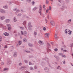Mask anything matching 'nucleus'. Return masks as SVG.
<instances>
[{
  "label": "nucleus",
  "instance_id": "obj_22",
  "mask_svg": "<svg viewBox=\"0 0 73 73\" xmlns=\"http://www.w3.org/2000/svg\"><path fill=\"white\" fill-rule=\"evenodd\" d=\"M8 29L9 31H11V29H12L11 27H9L7 28Z\"/></svg>",
  "mask_w": 73,
  "mask_h": 73
},
{
  "label": "nucleus",
  "instance_id": "obj_1",
  "mask_svg": "<svg viewBox=\"0 0 73 73\" xmlns=\"http://www.w3.org/2000/svg\"><path fill=\"white\" fill-rule=\"evenodd\" d=\"M32 27H33V26L31 25V23L29 22L28 23V28L29 30L31 31L32 30Z\"/></svg>",
  "mask_w": 73,
  "mask_h": 73
},
{
  "label": "nucleus",
  "instance_id": "obj_17",
  "mask_svg": "<svg viewBox=\"0 0 73 73\" xmlns=\"http://www.w3.org/2000/svg\"><path fill=\"white\" fill-rule=\"evenodd\" d=\"M70 32V33H69L68 34L70 35L71 34H72V31H70V30H69L68 31V32Z\"/></svg>",
  "mask_w": 73,
  "mask_h": 73
},
{
  "label": "nucleus",
  "instance_id": "obj_16",
  "mask_svg": "<svg viewBox=\"0 0 73 73\" xmlns=\"http://www.w3.org/2000/svg\"><path fill=\"white\" fill-rule=\"evenodd\" d=\"M58 38V37L57 35H56V34L55 35V40H57Z\"/></svg>",
  "mask_w": 73,
  "mask_h": 73
},
{
  "label": "nucleus",
  "instance_id": "obj_4",
  "mask_svg": "<svg viewBox=\"0 0 73 73\" xmlns=\"http://www.w3.org/2000/svg\"><path fill=\"white\" fill-rule=\"evenodd\" d=\"M66 8H67L66 6H63L61 8V9L62 11H64L65 9H66Z\"/></svg>",
  "mask_w": 73,
  "mask_h": 73
},
{
  "label": "nucleus",
  "instance_id": "obj_11",
  "mask_svg": "<svg viewBox=\"0 0 73 73\" xmlns=\"http://www.w3.org/2000/svg\"><path fill=\"white\" fill-rule=\"evenodd\" d=\"M49 34L48 33H46L45 35V36L46 37H49Z\"/></svg>",
  "mask_w": 73,
  "mask_h": 73
},
{
  "label": "nucleus",
  "instance_id": "obj_55",
  "mask_svg": "<svg viewBox=\"0 0 73 73\" xmlns=\"http://www.w3.org/2000/svg\"><path fill=\"white\" fill-rule=\"evenodd\" d=\"M29 64L30 65H32V63H31V62H29Z\"/></svg>",
  "mask_w": 73,
  "mask_h": 73
},
{
  "label": "nucleus",
  "instance_id": "obj_64",
  "mask_svg": "<svg viewBox=\"0 0 73 73\" xmlns=\"http://www.w3.org/2000/svg\"><path fill=\"white\" fill-rule=\"evenodd\" d=\"M58 1L60 2V3H61V0H59Z\"/></svg>",
  "mask_w": 73,
  "mask_h": 73
},
{
  "label": "nucleus",
  "instance_id": "obj_24",
  "mask_svg": "<svg viewBox=\"0 0 73 73\" xmlns=\"http://www.w3.org/2000/svg\"><path fill=\"white\" fill-rule=\"evenodd\" d=\"M38 68V66L37 65L35 66H34V68L35 69H37Z\"/></svg>",
  "mask_w": 73,
  "mask_h": 73
},
{
  "label": "nucleus",
  "instance_id": "obj_34",
  "mask_svg": "<svg viewBox=\"0 0 73 73\" xmlns=\"http://www.w3.org/2000/svg\"><path fill=\"white\" fill-rule=\"evenodd\" d=\"M22 65V63L21 62H20L19 63V66H21Z\"/></svg>",
  "mask_w": 73,
  "mask_h": 73
},
{
  "label": "nucleus",
  "instance_id": "obj_49",
  "mask_svg": "<svg viewBox=\"0 0 73 73\" xmlns=\"http://www.w3.org/2000/svg\"><path fill=\"white\" fill-rule=\"evenodd\" d=\"M35 3L34 1H33L32 2V5H34Z\"/></svg>",
  "mask_w": 73,
  "mask_h": 73
},
{
  "label": "nucleus",
  "instance_id": "obj_59",
  "mask_svg": "<svg viewBox=\"0 0 73 73\" xmlns=\"http://www.w3.org/2000/svg\"><path fill=\"white\" fill-rule=\"evenodd\" d=\"M51 44L52 45H53V42H51Z\"/></svg>",
  "mask_w": 73,
  "mask_h": 73
},
{
  "label": "nucleus",
  "instance_id": "obj_3",
  "mask_svg": "<svg viewBox=\"0 0 73 73\" xmlns=\"http://www.w3.org/2000/svg\"><path fill=\"white\" fill-rule=\"evenodd\" d=\"M0 12H1L2 13H5L6 11L3 9H0Z\"/></svg>",
  "mask_w": 73,
  "mask_h": 73
},
{
  "label": "nucleus",
  "instance_id": "obj_9",
  "mask_svg": "<svg viewBox=\"0 0 73 73\" xmlns=\"http://www.w3.org/2000/svg\"><path fill=\"white\" fill-rule=\"evenodd\" d=\"M10 21V20L9 19H6L5 20V22L6 23H8Z\"/></svg>",
  "mask_w": 73,
  "mask_h": 73
},
{
  "label": "nucleus",
  "instance_id": "obj_38",
  "mask_svg": "<svg viewBox=\"0 0 73 73\" xmlns=\"http://www.w3.org/2000/svg\"><path fill=\"white\" fill-rule=\"evenodd\" d=\"M21 43H22L21 41H19V45H21Z\"/></svg>",
  "mask_w": 73,
  "mask_h": 73
},
{
  "label": "nucleus",
  "instance_id": "obj_45",
  "mask_svg": "<svg viewBox=\"0 0 73 73\" xmlns=\"http://www.w3.org/2000/svg\"><path fill=\"white\" fill-rule=\"evenodd\" d=\"M19 12H20V10H18L16 12V13H19Z\"/></svg>",
  "mask_w": 73,
  "mask_h": 73
},
{
  "label": "nucleus",
  "instance_id": "obj_27",
  "mask_svg": "<svg viewBox=\"0 0 73 73\" xmlns=\"http://www.w3.org/2000/svg\"><path fill=\"white\" fill-rule=\"evenodd\" d=\"M8 70V68H5L4 70H3V71H5L6 70Z\"/></svg>",
  "mask_w": 73,
  "mask_h": 73
},
{
  "label": "nucleus",
  "instance_id": "obj_57",
  "mask_svg": "<svg viewBox=\"0 0 73 73\" xmlns=\"http://www.w3.org/2000/svg\"><path fill=\"white\" fill-rule=\"evenodd\" d=\"M49 10L50 11V10H51V6H49Z\"/></svg>",
  "mask_w": 73,
  "mask_h": 73
},
{
  "label": "nucleus",
  "instance_id": "obj_10",
  "mask_svg": "<svg viewBox=\"0 0 73 73\" xmlns=\"http://www.w3.org/2000/svg\"><path fill=\"white\" fill-rule=\"evenodd\" d=\"M38 43L40 45H42V44H44V42L40 40L39 41Z\"/></svg>",
  "mask_w": 73,
  "mask_h": 73
},
{
  "label": "nucleus",
  "instance_id": "obj_41",
  "mask_svg": "<svg viewBox=\"0 0 73 73\" xmlns=\"http://www.w3.org/2000/svg\"><path fill=\"white\" fill-rule=\"evenodd\" d=\"M2 41V37L0 36V42H1Z\"/></svg>",
  "mask_w": 73,
  "mask_h": 73
},
{
  "label": "nucleus",
  "instance_id": "obj_32",
  "mask_svg": "<svg viewBox=\"0 0 73 73\" xmlns=\"http://www.w3.org/2000/svg\"><path fill=\"white\" fill-rule=\"evenodd\" d=\"M30 70H33V67H30Z\"/></svg>",
  "mask_w": 73,
  "mask_h": 73
},
{
  "label": "nucleus",
  "instance_id": "obj_13",
  "mask_svg": "<svg viewBox=\"0 0 73 73\" xmlns=\"http://www.w3.org/2000/svg\"><path fill=\"white\" fill-rule=\"evenodd\" d=\"M3 8L6 9H8V6H7V5H5V6H3Z\"/></svg>",
  "mask_w": 73,
  "mask_h": 73
},
{
  "label": "nucleus",
  "instance_id": "obj_7",
  "mask_svg": "<svg viewBox=\"0 0 73 73\" xmlns=\"http://www.w3.org/2000/svg\"><path fill=\"white\" fill-rule=\"evenodd\" d=\"M50 23L52 25V26H53L54 25V22L53 21H51L50 22Z\"/></svg>",
  "mask_w": 73,
  "mask_h": 73
},
{
  "label": "nucleus",
  "instance_id": "obj_63",
  "mask_svg": "<svg viewBox=\"0 0 73 73\" xmlns=\"http://www.w3.org/2000/svg\"><path fill=\"white\" fill-rule=\"evenodd\" d=\"M45 21H48V19H45Z\"/></svg>",
  "mask_w": 73,
  "mask_h": 73
},
{
  "label": "nucleus",
  "instance_id": "obj_30",
  "mask_svg": "<svg viewBox=\"0 0 73 73\" xmlns=\"http://www.w3.org/2000/svg\"><path fill=\"white\" fill-rule=\"evenodd\" d=\"M49 1H48V0H46V4H49Z\"/></svg>",
  "mask_w": 73,
  "mask_h": 73
},
{
  "label": "nucleus",
  "instance_id": "obj_36",
  "mask_svg": "<svg viewBox=\"0 0 73 73\" xmlns=\"http://www.w3.org/2000/svg\"><path fill=\"white\" fill-rule=\"evenodd\" d=\"M48 48H49V47H47V51H50V49H49Z\"/></svg>",
  "mask_w": 73,
  "mask_h": 73
},
{
  "label": "nucleus",
  "instance_id": "obj_14",
  "mask_svg": "<svg viewBox=\"0 0 73 73\" xmlns=\"http://www.w3.org/2000/svg\"><path fill=\"white\" fill-rule=\"evenodd\" d=\"M3 34L5 36H9V34L7 33H5Z\"/></svg>",
  "mask_w": 73,
  "mask_h": 73
},
{
  "label": "nucleus",
  "instance_id": "obj_58",
  "mask_svg": "<svg viewBox=\"0 0 73 73\" xmlns=\"http://www.w3.org/2000/svg\"><path fill=\"white\" fill-rule=\"evenodd\" d=\"M66 56H65V55H62V57H64V58H65Z\"/></svg>",
  "mask_w": 73,
  "mask_h": 73
},
{
  "label": "nucleus",
  "instance_id": "obj_48",
  "mask_svg": "<svg viewBox=\"0 0 73 73\" xmlns=\"http://www.w3.org/2000/svg\"><path fill=\"white\" fill-rule=\"evenodd\" d=\"M14 11H17V9H14L13 10Z\"/></svg>",
  "mask_w": 73,
  "mask_h": 73
},
{
  "label": "nucleus",
  "instance_id": "obj_25",
  "mask_svg": "<svg viewBox=\"0 0 73 73\" xmlns=\"http://www.w3.org/2000/svg\"><path fill=\"white\" fill-rule=\"evenodd\" d=\"M14 22H16L17 21V19H16V17H14Z\"/></svg>",
  "mask_w": 73,
  "mask_h": 73
},
{
  "label": "nucleus",
  "instance_id": "obj_35",
  "mask_svg": "<svg viewBox=\"0 0 73 73\" xmlns=\"http://www.w3.org/2000/svg\"><path fill=\"white\" fill-rule=\"evenodd\" d=\"M28 45L30 46H33V45L31 43H29Z\"/></svg>",
  "mask_w": 73,
  "mask_h": 73
},
{
  "label": "nucleus",
  "instance_id": "obj_51",
  "mask_svg": "<svg viewBox=\"0 0 73 73\" xmlns=\"http://www.w3.org/2000/svg\"><path fill=\"white\" fill-rule=\"evenodd\" d=\"M34 35H37V33H36V32H34Z\"/></svg>",
  "mask_w": 73,
  "mask_h": 73
},
{
  "label": "nucleus",
  "instance_id": "obj_40",
  "mask_svg": "<svg viewBox=\"0 0 73 73\" xmlns=\"http://www.w3.org/2000/svg\"><path fill=\"white\" fill-rule=\"evenodd\" d=\"M49 11V10L48 9H47V10L46 11V13H48V11Z\"/></svg>",
  "mask_w": 73,
  "mask_h": 73
},
{
  "label": "nucleus",
  "instance_id": "obj_20",
  "mask_svg": "<svg viewBox=\"0 0 73 73\" xmlns=\"http://www.w3.org/2000/svg\"><path fill=\"white\" fill-rule=\"evenodd\" d=\"M57 69H60V70H61V69H62L61 67H60V66H58L57 68Z\"/></svg>",
  "mask_w": 73,
  "mask_h": 73
},
{
  "label": "nucleus",
  "instance_id": "obj_5",
  "mask_svg": "<svg viewBox=\"0 0 73 73\" xmlns=\"http://www.w3.org/2000/svg\"><path fill=\"white\" fill-rule=\"evenodd\" d=\"M44 60H46V61H47V64L48 65H49V58H47L46 57V58L44 59Z\"/></svg>",
  "mask_w": 73,
  "mask_h": 73
},
{
  "label": "nucleus",
  "instance_id": "obj_47",
  "mask_svg": "<svg viewBox=\"0 0 73 73\" xmlns=\"http://www.w3.org/2000/svg\"><path fill=\"white\" fill-rule=\"evenodd\" d=\"M43 31H46V28H45V27H43Z\"/></svg>",
  "mask_w": 73,
  "mask_h": 73
},
{
  "label": "nucleus",
  "instance_id": "obj_26",
  "mask_svg": "<svg viewBox=\"0 0 73 73\" xmlns=\"http://www.w3.org/2000/svg\"><path fill=\"white\" fill-rule=\"evenodd\" d=\"M37 7H35L34 8H33V11H36V9H37Z\"/></svg>",
  "mask_w": 73,
  "mask_h": 73
},
{
  "label": "nucleus",
  "instance_id": "obj_46",
  "mask_svg": "<svg viewBox=\"0 0 73 73\" xmlns=\"http://www.w3.org/2000/svg\"><path fill=\"white\" fill-rule=\"evenodd\" d=\"M73 46V43L71 44L70 46V47H72V46Z\"/></svg>",
  "mask_w": 73,
  "mask_h": 73
},
{
  "label": "nucleus",
  "instance_id": "obj_42",
  "mask_svg": "<svg viewBox=\"0 0 73 73\" xmlns=\"http://www.w3.org/2000/svg\"><path fill=\"white\" fill-rule=\"evenodd\" d=\"M24 61H25V63H26V64H27L28 63V61H27V60H24Z\"/></svg>",
  "mask_w": 73,
  "mask_h": 73
},
{
  "label": "nucleus",
  "instance_id": "obj_62",
  "mask_svg": "<svg viewBox=\"0 0 73 73\" xmlns=\"http://www.w3.org/2000/svg\"><path fill=\"white\" fill-rule=\"evenodd\" d=\"M43 8H45V5H43Z\"/></svg>",
  "mask_w": 73,
  "mask_h": 73
},
{
  "label": "nucleus",
  "instance_id": "obj_60",
  "mask_svg": "<svg viewBox=\"0 0 73 73\" xmlns=\"http://www.w3.org/2000/svg\"><path fill=\"white\" fill-rule=\"evenodd\" d=\"M4 48H7V46H4Z\"/></svg>",
  "mask_w": 73,
  "mask_h": 73
},
{
  "label": "nucleus",
  "instance_id": "obj_23",
  "mask_svg": "<svg viewBox=\"0 0 73 73\" xmlns=\"http://www.w3.org/2000/svg\"><path fill=\"white\" fill-rule=\"evenodd\" d=\"M27 3H31V0H27L26 1Z\"/></svg>",
  "mask_w": 73,
  "mask_h": 73
},
{
  "label": "nucleus",
  "instance_id": "obj_8",
  "mask_svg": "<svg viewBox=\"0 0 73 73\" xmlns=\"http://www.w3.org/2000/svg\"><path fill=\"white\" fill-rule=\"evenodd\" d=\"M17 56V53L16 52H15L13 54V57H16Z\"/></svg>",
  "mask_w": 73,
  "mask_h": 73
},
{
  "label": "nucleus",
  "instance_id": "obj_56",
  "mask_svg": "<svg viewBox=\"0 0 73 73\" xmlns=\"http://www.w3.org/2000/svg\"><path fill=\"white\" fill-rule=\"evenodd\" d=\"M62 62L63 63V64H65V61H63Z\"/></svg>",
  "mask_w": 73,
  "mask_h": 73
},
{
  "label": "nucleus",
  "instance_id": "obj_18",
  "mask_svg": "<svg viewBox=\"0 0 73 73\" xmlns=\"http://www.w3.org/2000/svg\"><path fill=\"white\" fill-rule=\"evenodd\" d=\"M23 41L24 42H26L27 41V39L26 38H24L23 39Z\"/></svg>",
  "mask_w": 73,
  "mask_h": 73
},
{
  "label": "nucleus",
  "instance_id": "obj_15",
  "mask_svg": "<svg viewBox=\"0 0 73 73\" xmlns=\"http://www.w3.org/2000/svg\"><path fill=\"white\" fill-rule=\"evenodd\" d=\"M23 25H24V26L25 27V28L27 29V28L26 27H25V26L26 25V21H25L23 22Z\"/></svg>",
  "mask_w": 73,
  "mask_h": 73
},
{
  "label": "nucleus",
  "instance_id": "obj_2",
  "mask_svg": "<svg viewBox=\"0 0 73 73\" xmlns=\"http://www.w3.org/2000/svg\"><path fill=\"white\" fill-rule=\"evenodd\" d=\"M42 11V7H41V6L40 5L39 6V9L38 10V12L40 14V15H42V12L41 11Z\"/></svg>",
  "mask_w": 73,
  "mask_h": 73
},
{
  "label": "nucleus",
  "instance_id": "obj_33",
  "mask_svg": "<svg viewBox=\"0 0 73 73\" xmlns=\"http://www.w3.org/2000/svg\"><path fill=\"white\" fill-rule=\"evenodd\" d=\"M25 52H26V53H31V52H30L29 51L25 50Z\"/></svg>",
  "mask_w": 73,
  "mask_h": 73
},
{
  "label": "nucleus",
  "instance_id": "obj_52",
  "mask_svg": "<svg viewBox=\"0 0 73 73\" xmlns=\"http://www.w3.org/2000/svg\"><path fill=\"white\" fill-rule=\"evenodd\" d=\"M21 33L22 35H24V33H23V32L22 31H21Z\"/></svg>",
  "mask_w": 73,
  "mask_h": 73
},
{
  "label": "nucleus",
  "instance_id": "obj_29",
  "mask_svg": "<svg viewBox=\"0 0 73 73\" xmlns=\"http://www.w3.org/2000/svg\"><path fill=\"white\" fill-rule=\"evenodd\" d=\"M7 65H9L10 64H11V62L10 61H9L7 62Z\"/></svg>",
  "mask_w": 73,
  "mask_h": 73
},
{
  "label": "nucleus",
  "instance_id": "obj_50",
  "mask_svg": "<svg viewBox=\"0 0 73 73\" xmlns=\"http://www.w3.org/2000/svg\"><path fill=\"white\" fill-rule=\"evenodd\" d=\"M8 3H9V5H11V4H12V3L10 1L8 2Z\"/></svg>",
  "mask_w": 73,
  "mask_h": 73
},
{
  "label": "nucleus",
  "instance_id": "obj_28",
  "mask_svg": "<svg viewBox=\"0 0 73 73\" xmlns=\"http://www.w3.org/2000/svg\"><path fill=\"white\" fill-rule=\"evenodd\" d=\"M72 20L71 19L68 20L67 21L68 23H70L71 22Z\"/></svg>",
  "mask_w": 73,
  "mask_h": 73
},
{
  "label": "nucleus",
  "instance_id": "obj_54",
  "mask_svg": "<svg viewBox=\"0 0 73 73\" xmlns=\"http://www.w3.org/2000/svg\"><path fill=\"white\" fill-rule=\"evenodd\" d=\"M17 16H21V13L19 14Z\"/></svg>",
  "mask_w": 73,
  "mask_h": 73
},
{
  "label": "nucleus",
  "instance_id": "obj_53",
  "mask_svg": "<svg viewBox=\"0 0 73 73\" xmlns=\"http://www.w3.org/2000/svg\"><path fill=\"white\" fill-rule=\"evenodd\" d=\"M67 30V29H66L65 30V33H66V34H67V33H68V32H67V31H66Z\"/></svg>",
  "mask_w": 73,
  "mask_h": 73
},
{
  "label": "nucleus",
  "instance_id": "obj_12",
  "mask_svg": "<svg viewBox=\"0 0 73 73\" xmlns=\"http://www.w3.org/2000/svg\"><path fill=\"white\" fill-rule=\"evenodd\" d=\"M0 19L1 20H4L5 19V17L4 16H3L0 17Z\"/></svg>",
  "mask_w": 73,
  "mask_h": 73
},
{
  "label": "nucleus",
  "instance_id": "obj_39",
  "mask_svg": "<svg viewBox=\"0 0 73 73\" xmlns=\"http://www.w3.org/2000/svg\"><path fill=\"white\" fill-rule=\"evenodd\" d=\"M58 54L61 56H62V55H63V54L62 53H59Z\"/></svg>",
  "mask_w": 73,
  "mask_h": 73
},
{
  "label": "nucleus",
  "instance_id": "obj_19",
  "mask_svg": "<svg viewBox=\"0 0 73 73\" xmlns=\"http://www.w3.org/2000/svg\"><path fill=\"white\" fill-rule=\"evenodd\" d=\"M7 28L11 27V25L10 24H7Z\"/></svg>",
  "mask_w": 73,
  "mask_h": 73
},
{
  "label": "nucleus",
  "instance_id": "obj_44",
  "mask_svg": "<svg viewBox=\"0 0 73 73\" xmlns=\"http://www.w3.org/2000/svg\"><path fill=\"white\" fill-rule=\"evenodd\" d=\"M66 2L67 3H69V0H66Z\"/></svg>",
  "mask_w": 73,
  "mask_h": 73
},
{
  "label": "nucleus",
  "instance_id": "obj_31",
  "mask_svg": "<svg viewBox=\"0 0 73 73\" xmlns=\"http://www.w3.org/2000/svg\"><path fill=\"white\" fill-rule=\"evenodd\" d=\"M19 28H20L21 29H22L23 30V29H24V27H19Z\"/></svg>",
  "mask_w": 73,
  "mask_h": 73
},
{
  "label": "nucleus",
  "instance_id": "obj_21",
  "mask_svg": "<svg viewBox=\"0 0 73 73\" xmlns=\"http://www.w3.org/2000/svg\"><path fill=\"white\" fill-rule=\"evenodd\" d=\"M25 68V67L24 66H21L20 69H21V70H23V69H24Z\"/></svg>",
  "mask_w": 73,
  "mask_h": 73
},
{
  "label": "nucleus",
  "instance_id": "obj_6",
  "mask_svg": "<svg viewBox=\"0 0 73 73\" xmlns=\"http://www.w3.org/2000/svg\"><path fill=\"white\" fill-rule=\"evenodd\" d=\"M44 70L46 72L48 73L49 72V68L47 67H46L44 68Z\"/></svg>",
  "mask_w": 73,
  "mask_h": 73
},
{
  "label": "nucleus",
  "instance_id": "obj_61",
  "mask_svg": "<svg viewBox=\"0 0 73 73\" xmlns=\"http://www.w3.org/2000/svg\"><path fill=\"white\" fill-rule=\"evenodd\" d=\"M1 65H4V63L3 62H2L1 63Z\"/></svg>",
  "mask_w": 73,
  "mask_h": 73
},
{
  "label": "nucleus",
  "instance_id": "obj_37",
  "mask_svg": "<svg viewBox=\"0 0 73 73\" xmlns=\"http://www.w3.org/2000/svg\"><path fill=\"white\" fill-rule=\"evenodd\" d=\"M24 36H26V35H27V32L26 31H25L24 33Z\"/></svg>",
  "mask_w": 73,
  "mask_h": 73
},
{
  "label": "nucleus",
  "instance_id": "obj_43",
  "mask_svg": "<svg viewBox=\"0 0 73 73\" xmlns=\"http://www.w3.org/2000/svg\"><path fill=\"white\" fill-rule=\"evenodd\" d=\"M54 51H55V52H57V51L58 50V49L56 48L55 49H54Z\"/></svg>",
  "mask_w": 73,
  "mask_h": 73
}]
</instances>
